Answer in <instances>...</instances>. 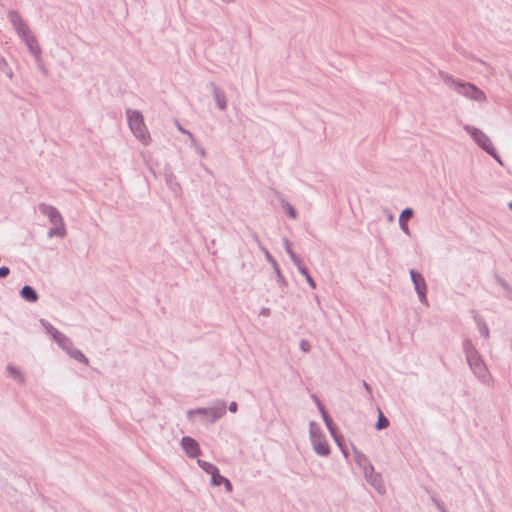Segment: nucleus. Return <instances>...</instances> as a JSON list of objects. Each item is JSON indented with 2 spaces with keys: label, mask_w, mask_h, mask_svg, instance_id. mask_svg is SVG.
Returning a JSON list of instances; mask_svg holds the SVG:
<instances>
[{
  "label": "nucleus",
  "mask_w": 512,
  "mask_h": 512,
  "mask_svg": "<svg viewBox=\"0 0 512 512\" xmlns=\"http://www.w3.org/2000/svg\"><path fill=\"white\" fill-rule=\"evenodd\" d=\"M211 477H212V485H214V486H220L225 483V480H227L226 477L220 475L219 469L217 470L216 474H213Z\"/></svg>",
  "instance_id": "5701e85b"
},
{
  "label": "nucleus",
  "mask_w": 512,
  "mask_h": 512,
  "mask_svg": "<svg viewBox=\"0 0 512 512\" xmlns=\"http://www.w3.org/2000/svg\"><path fill=\"white\" fill-rule=\"evenodd\" d=\"M413 214L414 212L411 208H406L402 211L399 217L400 228L408 236L410 235L408 221L413 217Z\"/></svg>",
  "instance_id": "f8f14e48"
},
{
  "label": "nucleus",
  "mask_w": 512,
  "mask_h": 512,
  "mask_svg": "<svg viewBox=\"0 0 512 512\" xmlns=\"http://www.w3.org/2000/svg\"><path fill=\"white\" fill-rule=\"evenodd\" d=\"M126 117L129 128L133 135L144 145H147L151 141L150 133L144 122L143 115L133 109H126Z\"/></svg>",
  "instance_id": "20e7f679"
},
{
  "label": "nucleus",
  "mask_w": 512,
  "mask_h": 512,
  "mask_svg": "<svg viewBox=\"0 0 512 512\" xmlns=\"http://www.w3.org/2000/svg\"><path fill=\"white\" fill-rule=\"evenodd\" d=\"M264 253H265V256H266L267 260H268L270 263H272V264H273V266L275 267L277 274H278L279 276H281V275H280V270H279V268L277 267V262H276V260L272 257V255L269 253V251H268L267 249H264Z\"/></svg>",
  "instance_id": "bb28decb"
},
{
  "label": "nucleus",
  "mask_w": 512,
  "mask_h": 512,
  "mask_svg": "<svg viewBox=\"0 0 512 512\" xmlns=\"http://www.w3.org/2000/svg\"><path fill=\"white\" fill-rule=\"evenodd\" d=\"M474 319H475V322L477 324L480 334L486 339L489 338V328H488L487 324L485 323V321L479 315H475Z\"/></svg>",
  "instance_id": "f3484780"
},
{
  "label": "nucleus",
  "mask_w": 512,
  "mask_h": 512,
  "mask_svg": "<svg viewBox=\"0 0 512 512\" xmlns=\"http://www.w3.org/2000/svg\"><path fill=\"white\" fill-rule=\"evenodd\" d=\"M54 330H57V329H56V328H54V327H52V326H50V327L48 328V332L52 335V337H53V338H54V334H55Z\"/></svg>",
  "instance_id": "72a5a7b5"
},
{
  "label": "nucleus",
  "mask_w": 512,
  "mask_h": 512,
  "mask_svg": "<svg viewBox=\"0 0 512 512\" xmlns=\"http://www.w3.org/2000/svg\"><path fill=\"white\" fill-rule=\"evenodd\" d=\"M8 18L18 36L26 44L30 53L36 58V60H39L41 56V48L38 44L37 38L32 33L20 13L18 11L11 10L8 13Z\"/></svg>",
  "instance_id": "f257e3e1"
},
{
  "label": "nucleus",
  "mask_w": 512,
  "mask_h": 512,
  "mask_svg": "<svg viewBox=\"0 0 512 512\" xmlns=\"http://www.w3.org/2000/svg\"><path fill=\"white\" fill-rule=\"evenodd\" d=\"M443 80L450 88L470 100L477 102H485L487 100L485 93L472 83L455 79L450 75H444Z\"/></svg>",
  "instance_id": "7ed1b4c3"
},
{
  "label": "nucleus",
  "mask_w": 512,
  "mask_h": 512,
  "mask_svg": "<svg viewBox=\"0 0 512 512\" xmlns=\"http://www.w3.org/2000/svg\"><path fill=\"white\" fill-rule=\"evenodd\" d=\"M508 207L512 210V202L508 204Z\"/></svg>",
  "instance_id": "ea45409f"
},
{
  "label": "nucleus",
  "mask_w": 512,
  "mask_h": 512,
  "mask_svg": "<svg viewBox=\"0 0 512 512\" xmlns=\"http://www.w3.org/2000/svg\"><path fill=\"white\" fill-rule=\"evenodd\" d=\"M317 408H318L319 412L321 413L322 418H328L329 414L321 402H318Z\"/></svg>",
  "instance_id": "c756f323"
},
{
  "label": "nucleus",
  "mask_w": 512,
  "mask_h": 512,
  "mask_svg": "<svg viewBox=\"0 0 512 512\" xmlns=\"http://www.w3.org/2000/svg\"><path fill=\"white\" fill-rule=\"evenodd\" d=\"M223 485L225 486V489H226L227 492H229V493L232 492L233 486H232L231 482L228 479L225 480V483Z\"/></svg>",
  "instance_id": "473e14b6"
},
{
  "label": "nucleus",
  "mask_w": 512,
  "mask_h": 512,
  "mask_svg": "<svg viewBox=\"0 0 512 512\" xmlns=\"http://www.w3.org/2000/svg\"><path fill=\"white\" fill-rule=\"evenodd\" d=\"M54 332V340L63 350H65L68 353L73 346L72 341L58 330H54Z\"/></svg>",
  "instance_id": "4468645a"
},
{
  "label": "nucleus",
  "mask_w": 512,
  "mask_h": 512,
  "mask_svg": "<svg viewBox=\"0 0 512 512\" xmlns=\"http://www.w3.org/2000/svg\"><path fill=\"white\" fill-rule=\"evenodd\" d=\"M7 370H8V372H9L11 377H13L14 379H16L18 381H23V377H22L20 371L17 368H15L12 365H9Z\"/></svg>",
  "instance_id": "b1692460"
},
{
  "label": "nucleus",
  "mask_w": 512,
  "mask_h": 512,
  "mask_svg": "<svg viewBox=\"0 0 512 512\" xmlns=\"http://www.w3.org/2000/svg\"><path fill=\"white\" fill-rule=\"evenodd\" d=\"M364 474L367 481L375 488L377 492L380 494L385 492V486L383 484L382 477L379 473L374 471L372 465H368V468H365Z\"/></svg>",
  "instance_id": "9d476101"
},
{
  "label": "nucleus",
  "mask_w": 512,
  "mask_h": 512,
  "mask_svg": "<svg viewBox=\"0 0 512 512\" xmlns=\"http://www.w3.org/2000/svg\"><path fill=\"white\" fill-rule=\"evenodd\" d=\"M10 273V270L8 267L6 266H3L0 268V278H5L6 276H8Z\"/></svg>",
  "instance_id": "7c9ffc66"
},
{
  "label": "nucleus",
  "mask_w": 512,
  "mask_h": 512,
  "mask_svg": "<svg viewBox=\"0 0 512 512\" xmlns=\"http://www.w3.org/2000/svg\"><path fill=\"white\" fill-rule=\"evenodd\" d=\"M331 436L334 438L335 442L338 444L340 448H342V436L339 433L336 425L334 424L331 417L328 415V418H323Z\"/></svg>",
  "instance_id": "ddd939ff"
},
{
  "label": "nucleus",
  "mask_w": 512,
  "mask_h": 512,
  "mask_svg": "<svg viewBox=\"0 0 512 512\" xmlns=\"http://www.w3.org/2000/svg\"><path fill=\"white\" fill-rule=\"evenodd\" d=\"M356 462L363 468L365 471V468H368V465H371L368 458L362 454H358L356 456Z\"/></svg>",
  "instance_id": "393cba45"
},
{
  "label": "nucleus",
  "mask_w": 512,
  "mask_h": 512,
  "mask_svg": "<svg viewBox=\"0 0 512 512\" xmlns=\"http://www.w3.org/2000/svg\"><path fill=\"white\" fill-rule=\"evenodd\" d=\"M228 409H229L230 412L235 413L238 410V404L233 401V402L230 403Z\"/></svg>",
  "instance_id": "2f4dec72"
},
{
  "label": "nucleus",
  "mask_w": 512,
  "mask_h": 512,
  "mask_svg": "<svg viewBox=\"0 0 512 512\" xmlns=\"http://www.w3.org/2000/svg\"><path fill=\"white\" fill-rule=\"evenodd\" d=\"M181 446L189 458H196L201 455L200 445L192 437H183L181 440Z\"/></svg>",
  "instance_id": "9b49d317"
},
{
  "label": "nucleus",
  "mask_w": 512,
  "mask_h": 512,
  "mask_svg": "<svg viewBox=\"0 0 512 512\" xmlns=\"http://www.w3.org/2000/svg\"><path fill=\"white\" fill-rule=\"evenodd\" d=\"M299 272L306 278V281L308 282L309 286L312 288V289H315L316 288V283L314 281V279L311 277V275L309 274V271L307 269V267L305 266L304 262L302 264H300V266H297Z\"/></svg>",
  "instance_id": "6ab92c4d"
},
{
  "label": "nucleus",
  "mask_w": 512,
  "mask_h": 512,
  "mask_svg": "<svg viewBox=\"0 0 512 512\" xmlns=\"http://www.w3.org/2000/svg\"><path fill=\"white\" fill-rule=\"evenodd\" d=\"M393 219H394L393 215H390V216H389V220H390V221H393Z\"/></svg>",
  "instance_id": "58836bf2"
},
{
  "label": "nucleus",
  "mask_w": 512,
  "mask_h": 512,
  "mask_svg": "<svg viewBox=\"0 0 512 512\" xmlns=\"http://www.w3.org/2000/svg\"><path fill=\"white\" fill-rule=\"evenodd\" d=\"M312 399L314 400V403L316 404V406H318V402H321L316 395H313Z\"/></svg>",
  "instance_id": "c9c22d12"
},
{
  "label": "nucleus",
  "mask_w": 512,
  "mask_h": 512,
  "mask_svg": "<svg viewBox=\"0 0 512 512\" xmlns=\"http://www.w3.org/2000/svg\"><path fill=\"white\" fill-rule=\"evenodd\" d=\"M199 153H201V155H203V156L205 155V152L203 149L199 150Z\"/></svg>",
  "instance_id": "4c0bfd02"
},
{
  "label": "nucleus",
  "mask_w": 512,
  "mask_h": 512,
  "mask_svg": "<svg viewBox=\"0 0 512 512\" xmlns=\"http://www.w3.org/2000/svg\"><path fill=\"white\" fill-rule=\"evenodd\" d=\"M214 97L219 109L225 110L227 107V101L224 92L219 89H215Z\"/></svg>",
  "instance_id": "a211bd4d"
},
{
  "label": "nucleus",
  "mask_w": 512,
  "mask_h": 512,
  "mask_svg": "<svg viewBox=\"0 0 512 512\" xmlns=\"http://www.w3.org/2000/svg\"><path fill=\"white\" fill-rule=\"evenodd\" d=\"M68 354L74 358L75 360H77L78 362H81V363H84V364H88V359L87 357L78 349H75L73 346L72 348L69 350Z\"/></svg>",
  "instance_id": "aec40b11"
},
{
  "label": "nucleus",
  "mask_w": 512,
  "mask_h": 512,
  "mask_svg": "<svg viewBox=\"0 0 512 512\" xmlns=\"http://www.w3.org/2000/svg\"><path fill=\"white\" fill-rule=\"evenodd\" d=\"M175 124H176V127L178 128V130H179L181 133L188 135V136H189V138L191 139V141H192V142H195V138H194V136H193V134H192L191 132H189V131H187L186 129H184V128L180 125V123H179L178 121H176V122H175Z\"/></svg>",
  "instance_id": "cd10ccee"
},
{
  "label": "nucleus",
  "mask_w": 512,
  "mask_h": 512,
  "mask_svg": "<svg viewBox=\"0 0 512 512\" xmlns=\"http://www.w3.org/2000/svg\"><path fill=\"white\" fill-rule=\"evenodd\" d=\"M363 385H364L365 389H366L369 393H371V387L369 386V384H368V383H366V382L364 381V382H363Z\"/></svg>",
  "instance_id": "f704fd0d"
},
{
  "label": "nucleus",
  "mask_w": 512,
  "mask_h": 512,
  "mask_svg": "<svg viewBox=\"0 0 512 512\" xmlns=\"http://www.w3.org/2000/svg\"><path fill=\"white\" fill-rule=\"evenodd\" d=\"M198 465L208 474H210L211 476L213 474H216L218 468L212 464V463H209V462H206V461H203V460H198Z\"/></svg>",
  "instance_id": "412c9836"
},
{
  "label": "nucleus",
  "mask_w": 512,
  "mask_h": 512,
  "mask_svg": "<svg viewBox=\"0 0 512 512\" xmlns=\"http://www.w3.org/2000/svg\"><path fill=\"white\" fill-rule=\"evenodd\" d=\"M437 506L441 512H447L446 509L439 503H437Z\"/></svg>",
  "instance_id": "e433bc0d"
},
{
  "label": "nucleus",
  "mask_w": 512,
  "mask_h": 512,
  "mask_svg": "<svg viewBox=\"0 0 512 512\" xmlns=\"http://www.w3.org/2000/svg\"><path fill=\"white\" fill-rule=\"evenodd\" d=\"M284 245H285V250L287 252V254L290 256L292 262L294 263V265L297 267V266H300V264L303 263V260L294 253L293 249H292V246H291V243L289 242L288 239H285L284 240Z\"/></svg>",
  "instance_id": "2eb2a0df"
},
{
  "label": "nucleus",
  "mask_w": 512,
  "mask_h": 512,
  "mask_svg": "<svg viewBox=\"0 0 512 512\" xmlns=\"http://www.w3.org/2000/svg\"><path fill=\"white\" fill-rule=\"evenodd\" d=\"M309 433L314 451L318 455L328 456L330 454V446L321 428L315 422L310 423Z\"/></svg>",
  "instance_id": "0eeeda50"
},
{
  "label": "nucleus",
  "mask_w": 512,
  "mask_h": 512,
  "mask_svg": "<svg viewBox=\"0 0 512 512\" xmlns=\"http://www.w3.org/2000/svg\"><path fill=\"white\" fill-rule=\"evenodd\" d=\"M20 294L25 300L29 302H35L38 299L36 291L32 287L27 285L22 288Z\"/></svg>",
  "instance_id": "dca6fc26"
},
{
  "label": "nucleus",
  "mask_w": 512,
  "mask_h": 512,
  "mask_svg": "<svg viewBox=\"0 0 512 512\" xmlns=\"http://www.w3.org/2000/svg\"><path fill=\"white\" fill-rule=\"evenodd\" d=\"M284 209L289 217H291L293 219H295L297 217V212H296L295 208L293 206H291L290 204L286 203L284 205Z\"/></svg>",
  "instance_id": "a878e982"
},
{
  "label": "nucleus",
  "mask_w": 512,
  "mask_h": 512,
  "mask_svg": "<svg viewBox=\"0 0 512 512\" xmlns=\"http://www.w3.org/2000/svg\"><path fill=\"white\" fill-rule=\"evenodd\" d=\"M463 349L466 355L467 362L473 373L482 383L489 384L491 381V376L488 371V368L484 361L482 360L479 352L472 344L471 340L466 339L463 342Z\"/></svg>",
  "instance_id": "f03ea898"
},
{
  "label": "nucleus",
  "mask_w": 512,
  "mask_h": 512,
  "mask_svg": "<svg viewBox=\"0 0 512 512\" xmlns=\"http://www.w3.org/2000/svg\"><path fill=\"white\" fill-rule=\"evenodd\" d=\"M310 343L307 341V340H302L300 342V349L303 351V352H309L310 351Z\"/></svg>",
  "instance_id": "c85d7f7f"
},
{
  "label": "nucleus",
  "mask_w": 512,
  "mask_h": 512,
  "mask_svg": "<svg viewBox=\"0 0 512 512\" xmlns=\"http://www.w3.org/2000/svg\"><path fill=\"white\" fill-rule=\"evenodd\" d=\"M226 413V402L219 401L214 406L208 408H197L187 412V417L193 421L194 415H201L202 420L206 423H214L222 418Z\"/></svg>",
  "instance_id": "423d86ee"
},
{
  "label": "nucleus",
  "mask_w": 512,
  "mask_h": 512,
  "mask_svg": "<svg viewBox=\"0 0 512 512\" xmlns=\"http://www.w3.org/2000/svg\"><path fill=\"white\" fill-rule=\"evenodd\" d=\"M389 426V420L384 416L382 412L379 413L378 421L376 424L377 430L385 429Z\"/></svg>",
  "instance_id": "4be33fe9"
},
{
  "label": "nucleus",
  "mask_w": 512,
  "mask_h": 512,
  "mask_svg": "<svg viewBox=\"0 0 512 512\" xmlns=\"http://www.w3.org/2000/svg\"><path fill=\"white\" fill-rule=\"evenodd\" d=\"M464 130L473 138V140L489 155L495 158L500 164H502L498 157L495 148L493 147L489 137L476 127L465 125Z\"/></svg>",
  "instance_id": "6e6552de"
},
{
  "label": "nucleus",
  "mask_w": 512,
  "mask_h": 512,
  "mask_svg": "<svg viewBox=\"0 0 512 512\" xmlns=\"http://www.w3.org/2000/svg\"><path fill=\"white\" fill-rule=\"evenodd\" d=\"M410 275H411V279L414 284L415 290L417 291V294L420 298V301L423 304H427V297H426L427 286H426L425 279L419 272H417L413 269L410 271Z\"/></svg>",
  "instance_id": "1a4fd4ad"
},
{
  "label": "nucleus",
  "mask_w": 512,
  "mask_h": 512,
  "mask_svg": "<svg viewBox=\"0 0 512 512\" xmlns=\"http://www.w3.org/2000/svg\"><path fill=\"white\" fill-rule=\"evenodd\" d=\"M39 211L43 215L47 216L50 223L53 225V228H51L49 230L50 237H53V236L64 237L66 235V229H65V224H64L63 218H62L61 214L59 213V211L55 207L45 204V203H41L39 205Z\"/></svg>",
  "instance_id": "39448f33"
}]
</instances>
